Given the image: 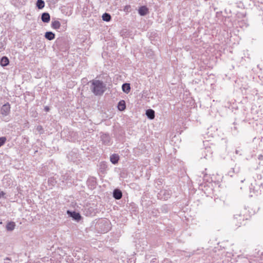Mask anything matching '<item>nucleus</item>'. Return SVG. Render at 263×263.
<instances>
[{
  "mask_svg": "<svg viewBox=\"0 0 263 263\" xmlns=\"http://www.w3.org/2000/svg\"><path fill=\"white\" fill-rule=\"evenodd\" d=\"M118 108L120 111L124 110L125 108V101L123 100L120 101L118 103Z\"/></svg>",
  "mask_w": 263,
  "mask_h": 263,
  "instance_id": "nucleus-17",
  "label": "nucleus"
},
{
  "mask_svg": "<svg viewBox=\"0 0 263 263\" xmlns=\"http://www.w3.org/2000/svg\"><path fill=\"white\" fill-rule=\"evenodd\" d=\"M36 129H37V130H38L39 131H40V130H42V129H43V128H42V126H38L37 127Z\"/></svg>",
  "mask_w": 263,
  "mask_h": 263,
  "instance_id": "nucleus-33",
  "label": "nucleus"
},
{
  "mask_svg": "<svg viewBox=\"0 0 263 263\" xmlns=\"http://www.w3.org/2000/svg\"><path fill=\"white\" fill-rule=\"evenodd\" d=\"M38 262H39V263H41V262H40V261H39Z\"/></svg>",
  "mask_w": 263,
  "mask_h": 263,
  "instance_id": "nucleus-37",
  "label": "nucleus"
},
{
  "mask_svg": "<svg viewBox=\"0 0 263 263\" xmlns=\"http://www.w3.org/2000/svg\"><path fill=\"white\" fill-rule=\"evenodd\" d=\"M4 263H11V259L9 257H6L4 259Z\"/></svg>",
  "mask_w": 263,
  "mask_h": 263,
  "instance_id": "nucleus-27",
  "label": "nucleus"
},
{
  "mask_svg": "<svg viewBox=\"0 0 263 263\" xmlns=\"http://www.w3.org/2000/svg\"><path fill=\"white\" fill-rule=\"evenodd\" d=\"M113 197L117 200L120 199L122 197V193L121 190L116 189L113 191Z\"/></svg>",
  "mask_w": 263,
  "mask_h": 263,
  "instance_id": "nucleus-6",
  "label": "nucleus"
},
{
  "mask_svg": "<svg viewBox=\"0 0 263 263\" xmlns=\"http://www.w3.org/2000/svg\"><path fill=\"white\" fill-rule=\"evenodd\" d=\"M102 20L105 22H109L111 20V16L109 13H105L102 15Z\"/></svg>",
  "mask_w": 263,
  "mask_h": 263,
  "instance_id": "nucleus-19",
  "label": "nucleus"
},
{
  "mask_svg": "<svg viewBox=\"0 0 263 263\" xmlns=\"http://www.w3.org/2000/svg\"><path fill=\"white\" fill-rule=\"evenodd\" d=\"M243 220L244 216L240 214H237L234 215L233 222L238 227L240 226Z\"/></svg>",
  "mask_w": 263,
  "mask_h": 263,
  "instance_id": "nucleus-3",
  "label": "nucleus"
},
{
  "mask_svg": "<svg viewBox=\"0 0 263 263\" xmlns=\"http://www.w3.org/2000/svg\"><path fill=\"white\" fill-rule=\"evenodd\" d=\"M61 25V23L58 20L53 21L51 22V26L54 29H59Z\"/></svg>",
  "mask_w": 263,
  "mask_h": 263,
  "instance_id": "nucleus-13",
  "label": "nucleus"
},
{
  "mask_svg": "<svg viewBox=\"0 0 263 263\" xmlns=\"http://www.w3.org/2000/svg\"><path fill=\"white\" fill-rule=\"evenodd\" d=\"M155 116H147L148 118L150 120H153L154 119Z\"/></svg>",
  "mask_w": 263,
  "mask_h": 263,
  "instance_id": "nucleus-34",
  "label": "nucleus"
},
{
  "mask_svg": "<svg viewBox=\"0 0 263 263\" xmlns=\"http://www.w3.org/2000/svg\"><path fill=\"white\" fill-rule=\"evenodd\" d=\"M84 258V263H92L93 259L89 255H85Z\"/></svg>",
  "mask_w": 263,
  "mask_h": 263,
  "instance_id": "nucleus-20",
  "label": "nucleus"
},
{
  "mask_svg": "<svg viewBox=\"0 0 263 263\" xmlns=\"http://www.w3.org/2000/svg\"><path fill=\"white\" fill-rule=\"evenodd\" d=\"M235 173V171H234V168H231V170H230L229 172H228V175L231 176V177H232L233 176V174L234 173Z\"/></svg>",
  "mask_w": 263,
  "mask_h": 263,
  "instance_id": "nucleus-26",
  "label": "nucleus"
},
{
  "mask_svg": "<svg viewBox=\"0 0 263 263\" xmlns=\"http://www.w3.org/2000/svg\"><path fill=\"white\" fill-rule=\"evenodd\" d=\"M239 152H239V150L236 149V150L235 151V153H236V154H239Z\"/></svg>",
  "mask_w": 263,
  "mask_h": 263,
  "instance_id": "nucleus-35",
  "label": "nucleus"
},
{
  "mask_svg": "<svg viewBox=\"0 0 263 263\" xmlns=\"http://www.w3.org/2000/svg\"><path fill=\"white\" fill-rule=\"evenodd\" d=\"M6 138L5 137H2L0 138V147L3 145L6 142Z\"/></svg>",
  "mask_w": 263,
  "mask_h": 263,
  "instance_id": "nucleus-24",
  "label": "nucleus"
},
{
  "mask_svg": "<svg viewBox=\"0 0 263 263\" xmlns=\"http://www.w3.org/2000/svg\"><path fill=\"white\" fill-rule=\"evenodd\" d=\"M5 195V193L2 191L0 192V198H5L4 196Z\"/></svg>",
  "mask_w": 263,
  "mask_h": 263,
  "instance_id": "nucleus-29",
  "label": "nucleus"
},
{
  "mask_svg": "<svg viewBox=\"0 0 263 263\" xmlns=\"http://www.w3.org/2000/svg\"><path fill=\"white\" fill-rule=\"evenodd\" d=\"M101 139L102 142L106 145H110L111 144L110 138L108 134H102L101 135Z\"/></svg>",
  "mask_w": 263,
  "mask_h": 263,
  "instance_id": "nucleus-5",
  "label": "nucleus"
},
{
  "mask_svg": "<svg viewBox=\"0 0 263 263\" xmlns=\"http://www.w3.org/2000/svg\"><path fill=\"white\" fill-rule=\"evenodd\" d=\"M207 156H207V155H206L204 157V158L206 159V158H206V157H207Z\"/></svg>",
  "mask_w": 263,
  "mask_h": 263,
  "instance_id": "nucleus-36",
  "label": "nucleus"
},
{
  "mask_svg": "<svg viewBox=\"0 0 263 263\" xmlns=\"http://www.w3.org/2000/svg\"><path fill=\"white\" fill-rule=\"evenodd\" d=\"M119 160V156L118 154H114L110 156V161L114 164H117Z\"/></svg>",
  "mask_w": 263,
  "mask_h": 263,
  "instance_id": "nucleus-9",
  "label": "nucleus"
},
{
  "mask_svg": "<svg viewBox=\"0 0 263 263\" xmlns=\"http://www.w3.org/2000/svg\"><path fill=\"white\" fill-rule=\"evenodd\" d=\"M50 108L48 106H45L44 107V110L46 111H48L49 110Z\"/></svg>",
  "mask_w": 263,
  "mask_h": 263,
  "instance_id": "nucleus-32",
  "label": "nucleus"
},
{
  "mask_svg": "<svg viewBox=\"0 0 263 263\" xmlns=\"http://www.w3.org/2000/svg\"><path fill=\"white\" fill-rule=\"evenodd\" d=\"M15 227V222L13 221H10L7 224L6 228L8 231H12L14 229Z\"/></svg>",
  "mask_w": 263,
  "mask_h": 263,
  "instance_id": "nucleus-14",
  "label": "nucleus"
},
{
  "mask_svg": "<svg viewBox=\"0 0 263 263\" xmlns=\"http://www.w3.org/2000/svg\"><path fill=\"white\" fill-rule=\"evenodd\" d=\"M108 169V165L107 162L103 161L100 163V170L101 172H105Z\"/></svg>",
  "mask_w": 263,
  "mask_h": 263,
  "instance_id": "nucleus-12",
  "label": "nucleus"
},
{
  "mask_svg": "<svg viewBox=\"0 0 263 263\" xmlns=\"http://www.w3.org/2000/svg\"><path fill=\"white\" fill-rule=\"evenodd\" d=\"M10 110V105L9 103L4 104L1 108V113L2 115H7Z\"/></svg>",
  "mask_w": 263,
  "mask_h": 263,
  "instance_id": "nucleus-4",
  "label": "nucleus"
},
{
  "mask_svg": "<svg viewBox=\"0 0 263 263\" xmlns=\"http://www.w3.org/2000/svg\"><path fill=\"white\" fill-rule=\"evenodd\" d=\"M4 49V45L3 43L0 42V52Z\"/></svg>",
  "mask_w": 263,
  "mask_h": 263,
  "instance_id": "nucleus-28",
  "label": "nucleus"
},
{
  "mask_svg": "<svg viewBox=\"0 0 263 263\" xmlns=\"http://www.w3.org/2000/svg\"><path fill=\"white\" fill-rule=\"evenodd\" d=\"M172 192L170 190H162L158 193V197L163 200H167L170 198Z\"/></svg>",
  "mask_w": 263,
  "mask_h": 263,
  "instance_id": "nucleus-2",
  "label": "nucleus"
},
{
  "mask_svg": "<svg viewBox=\"0 0 263 263\" xmlns=\"http://www.w3.org/2000/svg\"><path fill=\"white\" fill-rule=\"evenodd\" d=\"M62 23L63 25H64L65 26H66V25H67V21L66 20H62V22L61 23Z\"/></svg>",
  "mask_w": 263,
  "mask_h": 263,
  "instance_id": "nucleus-30",
  "label": "nucleus"
},
{
  "mask_svg": "<svg viewBox=\"0 0 263 263\" xmlns=\"http://www.w3.org/2000/svg\"><path fill=\"white\" fill-rule=\"evenodd\" d=\"M148 12L147 8L145 6L140 7L138 10L139 14L141 16L145 15Z\"/></svg>",
  "mask_w": 263,
  "mask_h": 263,
  "instance_id": "nucleus-10",
  "label": "nucleus"
},
{
  "mask_svg": "<svg viewBox=\"0 0 263 263\" xmlns=\"http://www.w3.org/2000/svg\"><path fill=\"white\" fill-rule=\"evenodd\" d=\"M258 159L259 160V164L263 166V155H258Z\"/></svg>",
  "mask_w": 263,
  "mask_h": 263,
  "instance_id": "nucleus-23",
  "label": "nucleus"
},
{
  "mask_svg": "<svg viewBox=\"0 0 263 263\" xmlns=\"http://www.w3.org/2000/svg\"><path fill=\"white\" fill-rule=\"evenodd\" d=\"M67 213L73 219L77 221H79L81 218V216L79 213L76 212H70L69 211H68Z\"/></svg>",
  "mask_w": 263,
  "mask_h": 263,
  "instance_id": "nucleus-7",
  "label": "nucleus"
},
{
  "mask_svg": "<svg viewBox=\"0 0 263 263\" xmlns=\"http://www.w3.org/2000/svg\"><path fill=\"white\" fill-rule=\"evenodd\" d=\"M36 6L39 9H43L45 6V3L43 0H37Z\"/></svg>",
  "mask_w": 263,
  "mask_h": 263,
  "instance_id": "nucleus-18",
  "label": "nucleus"
},
{
  "mask_svg": "<svg viewBox=\"0 0 263 263\" xmlns=\"http://www.w3.org/2000/svg\"><path fill=\"white\" fill-rule=\"evenodd\" d=\"M45 37L46 39L51 41L55 38V34L51 31H48L45 33Z\"/></svg>",
  "mask_w": 263,
  "mask_h": 263,
  "instance_id": "nucleus-15",
  "label": "nucleus"
},
{
  "mask_svg": "<svg viewBox=\"0 0 263 263\" xmlns=\"http://www.w3.org/2000/svg\"><path fill=\"white\" fill-rule=\"evenodd\" d=\"M41 20L44 23H49L50 20V16L47 12H44L41 16Z\"/></svg>",
  "mask_w": 263,
  "mask_h": 263,
  "instance_id": "nucleus-8",
  "label": "nucleus"
},
{
  "mask_svg": "<svg viewBox=\"0 0 263 263\" xmlns=\"http://www.w3.org/2000/svg\"><path fill=\"white\" fill-rule=\"evenodd\" d=\"M122 89L123 92L128 93L130 90V86L129 83H124L122 86Z\"/></svg>",
  "mask_w": 263,
  "mask_h": 263,
  "instance_id": "nucleus-16",
  "label": "nucleus"
},
{
  "mask_svg": "<svg viewBox=\"0 0 263 263\" xmlns=\"http://www.w3.org/2000/svg\"><path fill=\"white\" fill-rule=\"evenodd\" d=\"M145 115H155V111L152 109H148L146 110Z\"/></svg>",
  "mask_w": 263,
  "mask_h": 263,
  "instance_id": "nucleus-22",
  "label": "nucleus"
},
{
  "mask_svg": "<svg viewBox=\"0 0 263 263\" xmlns=\"http://www.w3.org/2000/svg\"><path fill=\"white\" fill-rule=\"evenodd\" d=\"M48 182L49 185L54 186L57 183V181L54 177H50L48 179Z\"/></svg>",
  "mask_w": 263,
  "mask_h": 263,
  "instance_id": "nucleus-21",
  "label": "nucleus"
},
{
  "mask_svg": "<svg viewBox=\"0 0 263 263\" xmlns=\"http://www.w3.org/2000/svg\"><path fill=\"white\" fill-rule=\"evenodd\" d=\"M248 120V121H249V124H254V122H254V121H251L250 119H249V120ZM253 126H254V125H253Z\"/></svg>",
  "mask_w": 263,
  "mask_h": 263,
  "instance_id": "nucleus-31",
  "label": "nucleus"
},
{
  "mask_svg": "<svg viewBox=\"0 0 263 263\" xmlns=\"http://www.w3.org/2000/svg\"><path fill=\"white\" fill-rule=\"evenodd\" d=\"M9 63V60L7 57H3L0 61V64L2 66H6Z\"/></svg>",
  "mask_w": 263,
  "mask_h": 263,
  "instance_id": "nucleus-11",
  "label": "nucleus"
},
{
  "mask_svg": "<svg viewBox=\"0 0 263 263\" xmlns=\"http://www.w3.org/2000/svg\"><path fill=\"white\" fill-rule=\"evenodd\" d=\"M104 223H105L107 225V227L105 229H104L102 231V232L103 233L107 232L109 230V224L108 222L107 221H105Z\"/></svg>",
  "mask_w": 263,
  "mask_h": 263,
  "instance_id": "nucleus-25",
  "label": "nucleus"
},
{
  "mask_svg": "<svg viewBox=\"0 0 263 263\" xmlns=\"http://www.w3.org/2000/svg\"><path fill=\"white\" fill-rule=\"evenodd\" d=\"M90 83V89L95 96L102 95L106 89V85L102 81L93 79Z\"/></svg>",
  "mask_w": 263,
  "mask_h": 263,
  "instance_id": "nucleus-1",
  "label": "nucleus"
}]
</instances>
